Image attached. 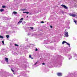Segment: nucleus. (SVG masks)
Masks as SVG:
<instances>
[{
  "label": "nucleus",
  "mask_w": 77,
  "mask_h": 77,
  "mask_svg": "<svg viewBox=\"0 0 77 77\" xmlns=\"http://www.w3.org/2000/svg\"><path fill=\"white\" fill-rule=\"evenodd\" d=\"M65 43H66L67 45H68L69 47H70V44L68 43H67V42H66L65 41H64L62 42V44L63 45Z\"/></svg>",
  "instance_id": "nucleus-1"
},
{
  "label": "nucleus",
  "mask_w": 77,
  "mask_h": 77,
  "mask_svg": "<svg viewBox=\"0 0 77 77\" xmlns=\"http://www.w3.org/2000/svg\"><path fill=\"white\" fill-rule=\"evenodd\" d=\"M61 6H62V7H63L65 9H68V7L65 6V5H61Z\"/></svg>",
  "instance_id": "nucleus-2"
},
{
  "label": "nucleus",
  "mask_w": 77,
  "mask_h": 77,
  "mask_svg": "<svg viewBox=\"0 0 77 77\" xmlns=\"http://www.w3.org/2000/svg\"><path fill=\"white\" fill-rule=\"evenodd\" d=\"M57 75H58V76H59V77H61V76L62 75V74L60 72L57 73Z\"/></svg>",
  "instance_id": "nucleus-3"
},
{
  "label": "nucleus",
  "mask_w": 77,
  "mask_h": 77,
  "mask_svg": "<svg viewBox=\"0 0 77 77\" xmlns=\"http://www.w3.org/2000/svg\"><path fill=\"white\" fill-rule=\"evenodd\" d=\"M69 15H70V16H71L72 17H75L76 16V15L74 14H69Z\"/></svg>",
  "instance_id": "nucleus-4"
},
{
  "label": "nucleus",
  "mask_w": 77,
  "mask_h": 77,
  "mask_svg": "<svg viewBox=\"0 0 77 77\" xmlns=\"http://www.w3.org/2000/svg\"><path fill=\"white\" fill-rule=\"evenodd\" d=\"M65 35L66 36V37H68L69 35H68V32H65Z\"/></svg>",
  "instance_id": "nucleus-5"
},
{
  "label": "nucleus",
  "mask_w": 77,
  "mask_h": 77,
  "mask_svg": "<svg viewBox=\"0 0 77 77\" xmlns=\"http://www.w3.org/2000/svg\"><path fill=\"white\" fill-rule=\"evenodd\" d=\"M5 61L6 62H7V63H8L9 61H8V58H6L5 59Z\"/></svg>",
  "instance_id": "nucleus-6"
},
{
  "label": "nucleus",
  "mask_w": 77,
  "mask_h": 77,
  "mask_svg": "<svg viewBox=\"0 0 77 77\" xmlns=\"http://www.w3.org/2000/svg\"><path fill=\"white\" fill-rule=\"evenodd\" d=\"M4 9H0V12H3V11H4Z\"/></svg>",
  "instance_id": "nucleus-7"
},
{
  "label": "nucleus",
  "mask_w": 77,
  "mask_h": 77,
  "mask_svg": "<svg viewBox=\"0 0 77 77\" xmlns=\"http://www.w3.org/2000/svg\"><path fill=\"white\" fill-rule=\"evenodd\" d=\"M13 14H17V12L15 11H14L13 12Z\"/></svg>",
  "instance_id": "nucleus-8"
},
{
  "label": "nucleus",
  "mask_w": 77,
  "mask_h": 77,
  "mask_svg": "<svg viewBox=\"0 0 77 77\" xmlns=\"http://www.w3.org/2000/svg\"><path fill=\"white\" fill-rule=\"evenodd\" d=\"M6 37L8 38H9V35H6Z\"/></svg>",
  "instance_id": "nucleus-9"
},
{
  "label": "nucleus",
  "mask_w": 77,
  "mask_h": 77,
  "mask_svg": "<svg viewBox=\"0 0 77 77\" xmlns=\"http://www.w3.org/2000/svg\"><path fill=\"white\" fill-rule=\"evenodd\" d=\"M0 38H2V39H3V36L2 35H0Z\"/></svg>",
  "instance_id": "nucleus-10"
},
{
  "label": "nucleus",
  "mask_w": 77,
  "mask_h": 77,
  "mask_svg": "<svg viewBox=\"0 0 77 77\" xmlns=\"http://www.w3.org/2000/svg\"><path fill=\"white\" fill-rule=\"evenodd\" d=\"M6 7L4 5H3V6H2V8H6Z\"/></svg>",
  "instance_id": "nucleus-11"
},
{
  "label": "nucleus",
  "mask_w": 77,
  "mask_h": 77,
  "mask_svg": "<svg viewBox=\"0 0 77 77\" xmlns=\"http://www.w3.org/2000/svg\"><path fill=\"white\" fill-rule=\"evenodd\" d=\"M22 21H20L18 23V24H20V23H22Z\"/></svg>",
  "instance_id": "nucleus-12"
},
{
  "label": "nucleus",
  "mask_w": 77,
  "mask_h": 77,
  "mask_svg": "<svg viewBox=\"0 0 77 77\" xmlns=\"http://www.w3.org/2000/svg\"><path fill=\"white\" fill-rule=\"evenodd\" d=\"M15 46H16V47H18V45L17 44H15Z\"/></svg>",
  "instance_id": "nucleus-13"
},
{
  "label": "nucleus",
  "mask_w": 77,
  "mask_h": 77,
  "mask_svg": "<svg viewBox=\"0 0 77 77\" xmlns=\"http://www.w3.org/2000/svg\"><path fill=\"white\" fill-rule=\"evenodd\" d=\"M23 19H24V18H22L20 19V21H22V20H23Z\"/></svg>",
  "instance_id": "nucleus-14"
},
{
  "label": "nucleus",
  "mask_w": 77,
  "mask_h": 77,
  "mask_svg": "<svg viewBox=\"0 0 77 77\" xmlns=\"http://www.w3.org/2000/svg\"><path fill=\"white\" fill-rule=\"evenodd\" d=\"M74 22L75 24H77V21H76V20H74Z\"/></svg>",
  "instance_id": "nucleus-15"
},
{
  "label": "nucleus",
  "mask_w": 77,
  "mask_h": 77,
  "mask_svg": "<svg viewBox=\"0 0 77 77\" xmlns=\"http://www.w3.org/2000/svg\"><path fill=\"white\" fill-rule=\"evenodd\" d=\"M2 44H5V43L4 42V41H2Z\"/></svg>",
  "instance_id": "nucleus-16"
},
{
  "label": "nucleus",
  "mask_w": 77,
  "mask_h": 77,
  "mask_svg": "<svg viewBox=\"0 0 77 77\" xmlns=\"http://www.w3.org/2000/svg\"><path fill=\"white\" fill-rule=\"evenodd\" d=\"M26 14H29V12H25Z\"/></svg>",
  "instance_id": "nucleus-17"
},
{
  "label": "nucleus",
  "mask_w": 77,
  "mask_h": 77,
  "mask_svg": "<svg viewBox=\"0 0 77 77\" xmlns=\"http://www.w3.org/2000/svg\"><path fill=\"white\" fill-rule=\"evenodd\" d=\"M35 49H36L35 50V51H38V49H37V48H36Z\"/></svg>",
  "instance_id": "nucleus-18"
},
{
  "label": "nucleus",
  "mask_w": 77,
  "mask_h": 77,
  "mask_svg": "<svg viewBox=\"0 0 77 77\" xmlns=\"http://www.w3.org/2000/svg\"><path fill=\"white\" fill-rule=\"evenodd\" d=\"M38 63V61H37V62L34 64L35 65H36V64Z\"/></svg>",
  "instance_id": "nucleus-19"
},
{
  "label": "nucleus",
  "mask_w": 77,
  "mask_h": 77,
  "mask_svg": "<svg viewBox=\"0 0 77 77\" xmlns=\"http://www.w3.org/2000/svg\"><path fill=\"white\" fill-rule=\"evenodd\" d=\"M25 10H26V9H22V11H25Z\"/></svg>",
  "instance_id": "nucleus-20"
},
{
  "label": "nucleus",
  "mask_w": 77,
  "mask_h": 77,
  "mask_svg": "<svg viewBox=\"0 0 77 77\" xmlns=\"http://www.w3.org/2000/svg\"><path fill=\"white\" fill-rule=\"evenodd\" d=\"M30 29H32V30H33V28L32 27H31Z\"/></svg>",
  "instance_id": "nucleus-21"
},
{
  "label": "nucleus",
  "mask_w": 77,
  "mask_h": 77,
  "mask_svg": "<svg viewBox=\"0 0 77 77\" xmlns=\"http://www.w3.org/2000/svg\"><path fill=\"white\" fill-rule=\"evenodd\" d=\"M41 23H44V22L42 21L41 22Z\"/></svg>",
  "instance_id": "nucleus-22"
},
{
  "label": "nucleus",
  "mask_w": 77,
  "mask_h": 77,
  "mask_svg": "<svg viewBox=\"0 0 77 77\" xmlns=\"http://www.w3.org/2000/svg\"><path fill=\"white\" fill-rule=\"evenodd\" d=\"M50 27H51V28L52 29L53 28V26H50Z\"/></svg>",
  "instance_id": "nucleus-23"
},
{
  "label": "nucleus",
  "mask_w": 77,
  "mask_h": 77,
  "mask_svg": "<svg viewBox=\"0 0 77 77\" xmlns=\"http://www.w3.org/2000/svg\"><path fill=\"white\" fill-rule=\"evenodd\" d=\"M42 65H45V63H42Z\"/></svg>",
  "instance_id": "nucleus-24"
},
{
  "label": "nucleus",
  "mask_w": 77,
  "mask_h": 77,
  "mask_svg": "<svg viewBox=\"0 0 77 77\" xmlns=\"http://www.w3.org/2000/svg\"><path fill=\"white\" fill-rule=\"evenodd\" d=\"M29 58H31V55H29Z\"/></svg>",
  "instance_id": "nucleus-25"
},
{
  "label": "nucleus",
  "mask_w": 77,
  "mask_h": 77,
  "mask_svg": "<svg viewBox=\"0 0 77 77\" xmlns=\"http://www.w3.org/2000/svg\"><path fill=\"white\" fill-rule=\"evenodd\" d=\"M11 70L12 71V72H14V71L13 70H12V69H11Z\"/></svg>",
  "instance_id": "nucleus-26"
},
{
  "label": "nucleus",
  "mask_w": 77,
  "mask_h": 77,
  "mask_svg": "<svg viewBox=\"0 0 77 77\" xmlns=\"http://www.w3.org/2000/svg\"><path fill=\"white\" fill-rule=\"evenodd\" d=\"M26 12H23V14H24L25 13H26Z\"/></svg>",
  "instance_id": "nucleus-27"
},
{
  "label": "nucleus",
  "mask_w": 77,
  "mask_h": 77,
  "mask_svg": "<svg viewBox=\"0 0 77 77\" xmlns=\"http://www.w3.org/2000/svg\"><path fill=\"white\" fill-rule=\"evenodd\" d=\"M31 58L32 59H33V57H31Z\"/></svg>",
  "instance_id": "nucleus-28"
},
{
  "label": "nucleus",
  "mask_w": 77,
  "mask_h": 77,
  "mask_svg": "<svg viewBox=\"0 0 77 77\" xmlns=\"http://www.w3.org/2000/svg\"><path fill=\"white\" fill-rule=\"evenodd\" d=\"M27 17H28V16H27Z\"/></svg>",
  "instance_id": "nucleus-29"
}]
</instances>
